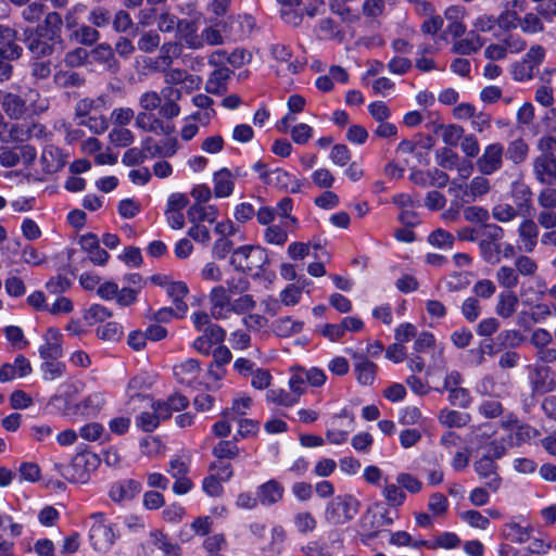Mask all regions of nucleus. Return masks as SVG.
<instances>
[{
  "label": "nucleus",
  "mask_w": 556,
  "mask_h": 556,
  "mask_svg": "<svg viewBox=\"0 0 556 556\" xmlns=\"http://www.w3.org/2000/svg\"><path fill=\"white\" fill-rule=\"evenodd\" d=\"M109 139L115 147L125 148L134 142L135 136L129 129L118 126L109 132Z\"/></svg>",
  "instance_id": "37998d69"
},
{
  "label": "nucleus",
  "mask_w": 556,
  "mask_h": 556,
  "mask_svg": "<svg viewBox=\"0 0 556 556\" xmlns=\"http://www.w3.org/2000/svg\"><path fill=\"white\" fill-rule=\"evenodd\" d=\"M396 483L409 493H419L422 489V483L416 477L407 472H401L396 476Z\"/></svg>",
  "instance_id": "052dcab7"
},
{
  "label": "nucleus",
  "mask_w": 556,
  "mask_h": 556,
  "mask_svg": "<svg viewBox=\"0 0 556 556\" xmlns=\"http://www.w3.org/2000/svg\"><path fill=\"white\" fill-rule=\"evenodd\" d=\"M264 238L269 244L283 245L288 240V232L283 226L273 225L265 229Z\"/></svg>",
  "instance_id": "864d4df0"
},
{
  "label": "nucleus",
  "mask_w": 556,
  "mask_h": 556,
  "mask_svg": "<svg viewBox=\"0 0 556 556\" xmlns=\"http://www.w3.org/2000/svg\"><path fill=\"white\" fill-rule=\"evenodd\" d=\"M519 28L525 34H536L544 30V24L538 12H528L523 16H520Z\"/></svg>",
  "instance_id": "58836bf2"
},
{
  "label": "nucleus",
  "mask_w": 556,
  "mask_h": 556,
  "mask_svg": "<svg viewBox=\"0 0 556 556\" xmlns=\"http://www.w3.org/2000/svg\"><path fill=\"white\" fill-rule=\"evenodd\" d=\"M214 194L216 198H228L235 188L233 174L228 168H222L213 176Z\"/></svg>",
  "instance_id": "5701e85b"
},
{
  "label": "nucleus",
  "mask_w": 556,
  "mask_h": 556,
  "mask_svg": "<svg viewBox=\"0 0 556 556\" xmlns=\"http://www.w3.org/2000/svg\"><path fill=\"white\" fill-rule=\"evenodd\" d=\"M545 58V50L543 47L536 45L532 46L522 61L513 66V77L517 81L530 80L539 71Z\"/></svg>",
  "instance_id": "6e6552de"
},
{
  "label": "nucleus",
  "mask_w": 556,
  "mask_h": 556,
  "mask_svg": "<svg viewBox=\"0 0 556 556\" xmlns=\"http://www.w3.org/2000/svg\"><path fill=\"white\" fill-rule=\"evenodd\" d=\"M484 45L483 38L475 30H470L466 38L458 39L452 45V52L460 55H469L480 50Z\"/></svg>",
  "instance_id": "412c9836"
},
{
  "label": "nucleus",
  "mask_w": 556,
  "mask_h": 556,
  "mask_svg": "<svg viewBox=\"0 0 556 556\" xmlns=\"http://www.w3.org/2000/svg\"><path fill=\"white\" fill-rule=\"evenodd\" d=\"M169 298H172L173 303L176 308V318H182L185 317L188 305L184 301L185 296L188 294L189 289L187 285L184 281H176L173 283H169L166 290Z\"/></svg>",
  "instance_id": "4be33fe9"
},
{
  "label": "nucleus",
  "mask_w": 556,
  "mask_h": 556,
  "mask_svg": "<svg viewBox=\"0 0 556 556\" xmlns=\"http://www.w3.org/2000/svg\"><path fill=\"white\" fill-rule=\"evenodd\" d=\"M519 20L520 16L517 11L505 10L496 17V25L502 31L509 34V31L519 27Z\"/></svg>",
  "instance_id": "a18cd8bd"
},
{
  "label": "nucleus",
  "mask_w": 556,
  "mask_h": 556,
  "mask_svg": "<svg viewBox=\"0 0 556 556\" xmlns=\"http://www.w3.org/2000/svg\"><path fill=\"white\" fill-rule=\"evenodd\" d=\"M382 494L389 505L394 507L403 505L406 500L405 492L397 483H387Z\"/></svg>",
  "instance_id": "c03bdc74"
},
{
  "label": "nucleus",
  "mask_w": 556,
  "mask_h": 556,
  "mask_svg": "<svg viewBox=\"0 0 556 556\" xmlns=\"http://www.w3.org/2000/svg\"><path fill=\"white\" fill-rule=\"evenodd\" d=\"M40 163L45 173L53 174L62 169L66 161L58 147L48 146L41 153Z\"/></svg>",
  "instance_id": "6ab92c4d"
},
{
  "label": "nucleus",
  "mask_w": 556,
  "mask_h": 556,
  "mask_svg": "<svg viewBox=\"0 0 556 556\" xmlns=\"http://www.w3.org/2000/svg\"><path fill=\"white\" fill-rule=\"evenodd\" d=\"M121 334L122 327L115 321L106 323L97 329V336L104 341H116Z\"/></svg>",
  "instance_id": "774afa93"
},
{
  "label": "nucleus",
  "mask_w": 556,
  "mask_h": 556,
  "mask_svg": "<svg viewBox=\"0 0 556 556\" xmlns=\"http://www.w3.org/2000/svg\"><path fill=\"white\" fill-rule=\"evenodd\" d=\"M397 518V514H392L390 509L381 503L370 506L362 516L359 521L361 535L364 540H372L380 533V529L384 526H391Z\"/></svg>",
  "instance_id": "7ed1b4c3"
},
{
  "label": "nucleus",
  "mask_w": 556,
  "mask_h": 556,
  "mask_svg": "<svg viewBox=\"0 0 556 556\" xmlns=\"http://www.w3.org/2000/svg\"><path fill=\"white\" fill-rule=\"evenodd\" d=\"M464 217L469 223L481 224L482 226L488 224L490 214L488 210L481 206H467L464 210Z\"/></svg>",
  "instance_id": "338daca9"
},
{
  "label": "nucleus",
  "mask_w": 556,
  "mask_h": 556,
  "mask_svg": "<svg viewBox=\"0 0 556 556\" xmlns=\"http://www.w3.org/2000/svg\"><path fill=\"white\" fill-rule=\"evenodd\" d=\"M54 83L61 88H77L85 83V79L74 71H60L54 75Z\"/></svg>",
  "instance_id": "ea45409f"
},
{
  "label": "nucleus",
  "mask_w": 556,
  "mask_h": 556,
  "mask_svg": "<svg viewBox=\"0 0 556 556\" xmlns=\"http://www.w3.org/2000/svg\"><path fill=\"white\" fill-rule=\"evenodd\" d=\"M273 332L280 338H289L293 334H298L303 329V323L294 320L291 317L278 318L273 323Z\"/></svg>",
  "instance_id": "c85d7f7f"
},
{
  "label": "nucleus",
  "mask_w": 556,
  "mask_h": 556,
  "mask_svg": "<svg viewBox=\"0 0 556 556\" xmlns=\"http://www.w3.org/2000/svg\"><path fill=\"white\" fill-rule=\"evenodd\" d=\"M198 30V17L180 18L176 34L187 48L200 50L202 49V38H200Z\"/></svg>",
  "instance_id": "9b49d317"
},
{
  "label": "nucleus",
  "mask_w": 556,
  "mask_h": 556,
  "mask_svg": "<svg viewBox=\"0 0 556 556\" xmlns=\"http://www.w3.org/2000/svg\"><path fill=\"white\" fill-rule=\"evenodd\" d=\"M518 235L526 252H532L538 243L539 227L532 219H525L518 228Z\"/></svg>",
  "instance_id": "b1692460"
},
{
  "label": "nucleus",
  "mask_w": 556,
  "mask_h": 556,
  "mask_svg": "<svg viewBox=\"0 0 556 556\" xmlns=\"http://www.w3.org/2000/svg\"><path fill=\"white\" fill-rule=\"evenodd\" d=\"M225 24L219 22L215 25L207 26L202 29L200 34V38H202L201 43L202 48L204 45L208 46H220L225 43V36L223 35V30H225Z\"/></svg>",
  "instance_id": "2f4dec72"
},
{
  "label": "nucleus",
  "mask_w": 556,
  "mask_h": 556,
  "mask_svg": "<svg viewBox=\"0 0 556 556\" xmlns=\"http://www.w3.org/2000/svg\"><path fill=\"white\" fill-rule=\"evenodd\" d=\"M0 104L4 114L13 121L39 115L49 109V100L34 88L22 93L0 90Z\"/></svg>",
  "instance_id": "f257e3e1"
},
{
  "label": "nucleus",
  "mask_w": 556,
  "mask_h": 556,
  "mask_svg": "<svg viewBox=\"0 0 556 556\" xmlns=\"http://www.w3.org/2000/svg\"><path fill=\"white\" fill-rule=\"evenodd\" d=\"M455 238L448 231L437 229L428 237V242L437 248H453Z\"/></svg>",
  "instance_id": "13d9d810"
},
{
  "label": "nucleus",
  "mask_w": 556,
  "mask_h": 556,
  "mask_svg": "<svg viewBox=\"0 0 556 556\" xmlns=\"http://www.w3.org/2000/svg\"><path fill=\"white\" fill-rule=\"evenodd\" d=\"M39 355L43 361H56L63 355L62 333L55 328H49L43 336V343L39 346Z\"/></svg>",
  "instance_id": "f8f14e48"
},
{
  "label": "nucleus",
  "mask_w": 556,
  "mask_h": 556,
  "mask_svg": "<svg viewBox=\"0 0 556 556\" xmlns=\"http://www.w3.org/2000/svg\"><path fill=\"white\" fill-rule=\"evenodd\" d=\"M359 503L352 495L344 494L333 497L325 508V520L330 525H344L358 513Z\"/></svg>",
  "instance_id": "20e7f679"
},
{
  "label": "nucleus",
  "mask_w": 556,
  "mask_h": 556,
  "mask_svg": "<svg viewBox=\"0 0 556 556\" xmlns=\"http://www.w3.org/2000/svg\"><path fill=\"white\" fill-rule=\"evenodd\" d=\"M33 368L29 361L22 354H18L14 363H5L0 368V382H8L15 378H24L30 375Z\"/></svg>",
  "instance_id": "4468645a"
},
{
  "label": "nucleus",
  "mask_w": 556,
  "mask_h": 556,
  "mask_svg": "<svg viewBox=\"0 0 556 556\" xmlns=\"http://www.w3.org/2000/svg\"><path fill=\"white\" fill-rule=\"evenodd\" d=\"M440 128L442 129V140L447 146L455 147L463 138L464 128L459 125H441Z\"/></svg>",
  "instance_id": "3c124183"
},
{
  "label": "nucleus",
  "mask_w": 556,
  "mask_h": 556,
  "mask_svg": "<svg viewBox=\"0 0 556 556\" xmlns=\"http://www.w3.org/2000/svg\"><path fill=\"white\" fill-rule=\"evenodd\" d=\"M293 523L296 531L301 534L313 532L317 527L316 518L307 510H301L294 514Z\"/></svg>",
  "instance_id": "e433bc0d"
},
{
  "label": "nucleus",
  "mask_w": 556,
  "mask_h": 556,
  "mask_svg": "<svg viewBox=\"0 0 556 556\" xmlns=\"http://www.w3.org/2000/svg\"><path fill=\"white\" fill-rule=\"evenodd\" d=\"M485 175H480L473 177L464 190L465 197H470L475 200L477 197H482L486 194L491 187L489 180L484 177Z\"/></svg>",
  "instance_id": "4c0bfd02"
},
{
  "label": "nucleus",
  "mask_w": 556,
  "mask_h": 556,
  "mask_svg": "<svg viewBox=\"0 0 556 556\" xmlns=\"http://www.w3.org/2000/svg\"><path fill=\"white\" fill-rule=\"evenodd\" d=\"M330 11L340 16L343 22L354 23L359 20V15L356 14L351 8L344 5V3L333 0L329 3Z\"/></svg>",
  "instance_id": "680f3d73"
},
{
  "label": "nucleus",
  "mask_w": 556,
  "mask_h": 556,
  "mask_svg": "<svg viewBox=\"0 0 556 556\" xmlns=\"http://www.w3.org/2000/svg\"><path fill=\"white\" fill-rule=\"evenodd\" d=\"M531 386L534 394L548 393L556 386V376L548 367H538L531 377Z\"/></svg>",
  "instance_id": "2eb2a0df"
},
{
  "label": "nucleus",
  "mask_w": 556,
  "mask_h": 556,
  "mask_svg": "<svg viewBox=\"0 0 556 556\" xmlns=\"http://www.w3.org/2000/svg\"><path fill=\"white\" fill-rule=\"evenodd\" d=\"M22 11V17L28 23L38 22L45 14L46 5L41 2L33 1L28 2Z\"/></svg>",
  "instance_id": "bf43d9fd"
},
{
  "label": "nucleus",
  "mask_w": 556,
  "mask_h": 556,
  "mask_svg": "<svg viewBox=\"0 0 556 556\" xmlns=\"http://www.w3.org/2000/svg\"><path fill=\"white\" fill-rule=\"evenodd\" d=\"M267 262L268 255L265 249L255 245H242L233 250L229 261L236 270L250 273L255 276H260Z\"/></svg>",
  "instance_id": "f03ea898"
},
{
  "label": "nucleus",
  "mask_w": 556,
  "mask_h": 556,
  "mask_svg": "<svg viewBox=\"0 0 556 556\" xmlns=\"http://www.w3.org/2000/svg\"><path fill=\"white\" fill-rule=\"evenodd\" d=\"M285 488L271 479L257 488L258 502L264 506H271L282 500Z\"/></svg>",
  "instance_id": "f3484780"
},
{
  "label": "nucleus",
  "mask_w": 556,
  "mask_h": 556,
  "mask_svg": "<svg viewBox=\"0 0 556 556\" xmlns=\"http://www.w3.org/2000/svg\"><path fill=\"white\" fill-rule=\"evenodd\" d=\"M105 104L102 97L97 99L85 98L79 100L75 105V114L78 117H87L94 109H99Z\"/></svg>",
  "instance_id": "5fc2aeb1"
},
{
  "label": "nucleus",
  "mask_w": 556,
  "mask_h": 556,
  "mask_svg": "<svg viewBox=\"0 0 556 556\" xmlns=\"http://www.w3.org/2000/svg\"><path fill=\"white\" fill-rule=\"evenodd\" d=\"M462 314L470 323L477 320L481 313V306L476 296H469L462 304Z\"/></svg>",
  "instance_id": "e2e57ef3"
},
{
  "label": "nucleus",
  "mask_w": 556,
  "mask_h": 556,
  "mask_svg": "<svg viewBox=\"0 0 556 556\" xmlns=\"http://www.w3.org/2000/svg\"><path fill=\"white\" fill-rule=\"evenodd\" d=\"M113 529L104 523H94L89 532V540L93 548L98 552H108L115 542Z\"/></svg>",
  "instance_id": "ddd939ff"
},
{
  "label": "nucleus",
  "mask_w": 556,
  "mask_h": 556,
  "mask_svg": "<svg viewBox=\"0 0 556 556\" xmlns=\"http://www.w3.org/2000/svg\"><path fill=\"white\" fill-rule=\"evenodd\" d=\"M532 170L541 185L556 186V156H535L532 161Z\"/></svg>",
  "instance_id": "9d476101"
},
{
  "label": "nucleus",
  "mask_w": 556,
  "mask_h": 556,
  "mask_svg": "<svg viewBox=\"0 0 556 556\" xmlns=\"http://www.w3.org/2000/svg\"><path fill=\"white\" fill-rule=\"evenodd\" d=\"M354 371L359 383L369 386L376 377L377 366L363 355H355Z\"/></svg>",
  "instance_id": "393cba45"
},
{
  "label": "nucleus",
  "mask_w": 556,
  "mask_h": 556,
  "mask_svg": "<svg viewBox=\"0 0 556 556\" xmlns=\"http://www.w3.org/2000/svg\"><path fill=\"white\" fill-rule=\"evenodd\" d=\"M141 491L139 481L129 479L114 483L110 490V497L114 502H124L132 500Z\"/></svg>",
  "instance_id": "a211bd4d"
},
{
  "label": "nucleus",
  "mask_w": 556,
  "mask_h": 556,
  "mask_svg": "<svg viewBox=\"0 0 556 556\" xmlns=\"http://www.w3.org/2000/svg\"><path fill=\"white\" fill-rule=\"evenodd\" d=\"M439 420L442 425L446 427L460 428L465 427L469 422L470 416L466 413H460L457 410L443 409L439 415Z\"/></svg>",
  "instance_id": "c9c22d12"
},
{
  "label": "nucleus",
  "mask_w": 556,
  "mask_h": 556,
  "mask_svg": "<svg viewBox=\"0 0 556 556\" xmlns=\"http://www.w3.org/2000/svg\"><path fill=\"white\" fill-rule=\"evenodd\" d=\"M112 316V312L101 304H92L84 314L89 325L102 323Z\"/></svg>",
  "instance_id": "09e8293b"
},
{
  "label": "nucleus",
  "mask_w": 556,
  "mask_h": 556,
  "mask_svg": "<svg viewBox=\"0 0 556 556\" xmlns=\"http://www.w3.org/2000/svg\"><path fill=\"white\" fill-rule=\"evenodd\" d=\"M252 399L249 396H243L240 399L233 400L232 406L223 412V417L225 418H237L239 416H243L247 414L248 409L251 407Z\"/></svg>",
  "instance_id": "8fccbe9b"
},
{
  "label": "nucleus",
  "mask_w": 556,
  "mask_h": 556,
  "mask_svg": "<svg viewBox=\"0 0 556 556\" xmlns=\"http://www.w3.org/2000/svg\"><path fill=\"white\" fill-rule=\"evenodd\" d=\"M495 38L502 39L504 47H506V51L511 53H518L522 51L527 43L526 41L517 34H507L503 37L502 34H494Z\"/></svg>",
  "instance_id": "6e6d98bb"
},
{
  "label": "nucleus",
  "mask_w": 556,
  "mask_h": 556,
  "mask_svg": "<svg viewBox=\"0 0 556 556\" xmlns=\"http://www.w3.org/2000/svg\"><path fill=\"white\" fill-rule=\"evenodd\" d=\"M74 39L84 46H92L100 39V33L91 24H81L73 31Z\"/></svg>",
  "instance_id": "473e14b6"
},
{
  "label": "nucleus",
  "mask_w": 556,
  "mask_h": 556,
  "mask_svg": "<svg viewBox=\"0 0 556 556\" xmlns=\"http://www.w3.org/2000/svg\"><path fill=\"white\" fill-rule=\"evenodd\" d=\"M504 535L506 536V539L515 543H525L530 539L529 530L516 522L506 525Z\"/></svg>",
  "instance_id": "603ef678"
},
{
  "label": "nucleus",
  "mask_w": 556,
  "mask_h": 556,
  "mask_svg": "<svg viewBox=\"0 0 556 556\" xmlns=\"http://www.w3.org/2000/svg\"><path fill=\"white\" fill-rule=\"evenodd\" d=\"M153 545L161 551L164 556H181V547L174 543L166 534L161 531L151 533Z\"/></svg>",
  "instance_id": "c756f323"
},
{
  "label": "nucleus",
  "mask_w": 556,
  "mask_h": 556,
  "mask_svg": "<svg viewBox=\"0 0 556 556\" xmlns=\"http://www.w3.org/2000/svg\"><path fill=\"white\" fill-rule=\"evenodd\" d=\"M504 146L500 142L484 147L482 154L476 161V167L481 175H493L504 165Z\"/></svg>",
  "instance_id": "1a4fd4ad"
},
{
  "label": "nucleus",
  "mask_w": 556,
  "mask_h": 556,
  "mask_svg": "<svg viewBox=\"0 0 556 556\" xmlns=\"http://www.w3.org/2000/svg\"><path fill=\"white\" fill-rule=\"evenodd\" d=\"M100 465V458L97 454L83 451L78 452L72 459L70 466L64 469L63 476L70 482L86 483L90 473Z\"/></svg>",
  "instance_id": "423d86ee"
},
{
  "label": "nucleus",
  "mask_w": 556,
  "mask_h": 556,
  "mask_svg": "<svg viewBox=\"0 0 556 556\" xmlns=\"http://www.w3.org/2000/svg\"><path fill=\"white\" fill-rule=\"evenodd\" d=\"M518 306V296L514 291L501 292L497 296V303L495 305V313L502 318L511 317Z\"/></svg>",
  "instance_id": "bb28decb"
},
{
  "label": "nucleus",
  "mask_w": 556,
  "mask_h": 556,
  "mask_svg": "<svg viewBox=\"0 0 556 556\" xmlns=\"http://www.w3.org/2000/svg\"><path fill=\"white\" fill-rule=\"evenodd\" d=\"M232 72L228 67H219L211 73L205 83V91L211 94L220 96L227 90V80L230 78Z\"/></svg>",
  "instance_id": "aec40b11"
},
{
  "label": "nucleus",
  "mask_w": 556,
  "mask_h": 556,
  "mask_svg": "<svg viewBox=\"0 0 556 556\" xmlns=\"http://www.w3.org/2000/svg\"><path fill=\"white\" fill-rule=\"evenodd\" d=\"M23 35L26 48L37 59L51 55L54 52L55 46L61 42L48 35L47 31L43 33L36 27L25 29Z\"/></svg>",
  "instance_id": "0eeeda50"
},
{
  "label": "nucleus",
  "mask_w": 556,
  "mask_h": 556,
  "mask_svg": "<svg viewBox=\"0 0 556 556\" xmlns=\"http://www.w3.org/2000/svg\"><path fill=\"white\" fill-rule=\"evenodd\" d=\"M66 366L62 362L56 361H45L41 366L40 370L42 372V378L46 381H52L55 379L61 378L65 372Z\"/></svg>",
  "instance_id": "79ce46f5"
},
{
  "label": "nucleus",
  "mask_w": 556,
  "mask_h": 556,
  "mask_svg": "<svg viewBox=\"0 0 556 556\" xmlns=\"http://www.w3.org/2000/svg\"><path fill=\"white\" fill-rule=\"evenodd\" d=\"M112 21L111 12L103 7H94L88 14V22L96 28H103L110 25Z\"/></svg>",
  "instance_id": "de8ad7c7"
},
{
  "label": "nucleus",
  "mask_w": 556,
  "mask_h": 556,
  "mask_svg": "<svg viewBox=\"0 0 556 556\" xmlns=\"http://www.w3.org/2000/svg\"><path fill=\"white\" fill-rule=\"evenodd\" d=\"M495 278L503 288L509 289V291L519 285V277L515 267L501 266L495 273Z\"/></svg>",
  "instance_id": "a19ab883"
},
{
  "label": "nucleus",
  "mask_w": 556,
  "mask_h": 556,
  "mask_svg": "<svg viewBox=\"0 0 556 556\" xmlns=\"http://www.w3.org/2000/svg\"><path fill=\"white\" fill-rule=\"evenodd\" d=\"M239 454V447L232 441H220L214 448L213 455L219 459H232Z\"/></svg>",
  "instance_id": "69168bd1"
},
{
  "label": "nucleus",
  "mask_w": 556,
  "mask_h": 556,
  "mask_svg": "<svg viewBox=\"0 0 556 556\" xmlns=\"http://www.w3.org/2000/svg\"><path fill=\"white\" fill-rule=\"evenodd\" d=\"M518 215L517 210L508 203H500L493 206L492 216L500 223H508Z\"/></svg>",
  "instance_id": "4d7b16f0"
},
{
  "label": "nucleus",
  "mask_w": 556,
  "mask_h": 556,
  "mask_svg": "<svg viewBox=\"0 0 556 556\" xmlns=\"http://www.w3.org/2000/svg\"><path fill=\"white\" fill-rule=\"evenodd\" d=\"M136 126L144 131L154 132L156 135L167 136L173 131L169 125L148 112H140L136 116Z\"/></svg>",
  "instance_id": "dca6fc26"
},
{
  "label": "nucleus",
  "mask_w": 556,
  "mask_h": 556,
  "mask_svg": "<svg viewBox=\"0 0 556 556\" xmlns=\"http://www.w3.org/2000/svg\"><path fill=\"white\" fill-rule=\"evenodd\" d=\"M91 55L96 62L104 64L112 72H116L119 67L114 49L106 42L98 43L92 49Z\"/></svg>",
  "instance_id": "a878e982"
},
{
  "label": "nucleus",
  "mask_w": 556,
  "mask_h": 556,
  "mask_svg": "<svg viewBox=\"0 0 556 556\" xmlns=\"http://www.w3.org/2000/svg\"><path fill=\"white\" fill-rule=\"evenodd\" d=\"M291 177L292 176L288 172L281 168H276L270 172H264L261 175V178L266 184L283 190L290 187Z\"/></svg>",
  "instance_id": "72a5a7b5"
},
{
  "label": "nucleus",
  "mask_w": 556,
  "mask_h": 556,
  "mask_svg": "<svg viewBox=\"0 0 556 556\" xmlns=\"http://www.w3.org/2000/svg\"><path fill=\"white\" fill-rule=\"evenodd\" d=\"M217 207L214 205L202 206L194 204L188 208L187 217L191 224L207 222L213 224L217 217Z\"/></svg>",
  "instance_id": "cd10ccee"
},
{
  "label": "nucleus",
  "mask_w": 556,
  "mask_h": 556,
  "mask_svg": "<svg viewBox=\"0 0 556 556\" xmlns=\"http://www.w3.org/2000/svg\"><path fill=\"white\" fill-rule=\"evenodd\" d=\"M504 237V229L495 224H485L480 228L479 250L483 261L494 265L501 261L500 241Z\"/></svg>",
  "instance_id": "39448f33"
},
{
  "label": "nucleus",
  "mask_w": 556,
  "mask_h": 556,
  "mask_svg": "<svg viewBox=\"0 0 556 556\" xmlns=\"http://www.w3.org/2000/svg\"><path fill=\"white\" fill-rule=\"evenodd\" d=\"M62 24L63 20L61 14L56 11H51L45 15L42 23L38 24L36 28L43 33L47 31L48 35L61 41Z\"/></svg>",
  "instance_id": "7c9ffc66"
},
{
  "label": "nucleus",
  "mask_w": 556,
  "mask_h": 556,
  "mask_svg": "<svg viewBox=\"0 0 556 556\" xmlns=\"http://www.w3.org/2000/svg\"><path fill=\"white\" fill-rule=\"evenodd\" d=\"M506 153L514 164L519 165L528 157L529 146L522 138H518L509 142Z\"/></svg>",
  "instance_id": "f704fd0d"
},
{
  "label": "nucleus",
  "mask_w": 556,
  "mask_h": 556,
  "mask_svg": "<svg viewBox=\"0 0 556 556\" xmlns=\"http://www.w3.org/2000/svg\"><path fill=\"white\" fill-rule=\"evenodd\" d=\"M514 265L518 273V277H533L539 269L538 263L527 255H519L516 257Z\"/></svg>",
  "instance_id": "49530a36"
},
{
  "label": "nucleus",
  "mask_w": 556,
  "mask_h": 556,
  "mask_svg": "<svg viewBox=\"0 0 556 556\" xmlns=\"http://www.w3.org/2000/svg\"><path fill=\"white\" fill-rule=\"evenodd\" d=\"M136 425L144 432H152L159 427L160 421L155 412L151 409L150 412H142L137 416Z\"/></svg>",
  "instance_id": "0e129e2a"
}]
</instances>
